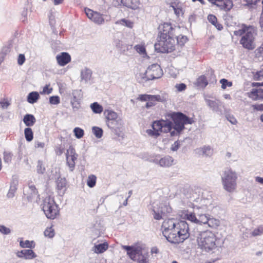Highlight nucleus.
I'll use <instances>...</instances> for the list:
<instances>
[{"label":"nucleus","mask_w":263,"mask_h":263,"mask_svg":"<svg viewBox=\"0 0 263 263\" xmlns=\"http://www.w3.org/2000/svg\"><path fill=\"white\" fill-rule=\"evenodd\" d=\"M24 193L29 200L35 198L37 195V190L32 184L29 185L26 187L24 190Z\"/></svg>","instance_id":"15"},{"label":"nucleus","mask_w":263,"mask_h":263,"mask_svg":"<svg viewBox=\"0 0 263 263\" xmlns=\"http://www.w3.org/2000/svg\"><path fill=\"white\" fill-rule=\"evenodd\" d=\"M134 48L137 52L142 55L143 57L146 55L145 48L143 45H137L135 46Z\"/></svg>","instance_id":"46"},{"label":"nucleus","mask_w":263,"mask_h":263,"mask_svg":"<svg viewBox=\"0 0 263 263\" xmlns=\"http://www.w3.org/2000/svg\"><path fill=\"white\" fill-rule=\"evenodd\" d=\"M132 45H126V44H124L122 46V47H121V51L125 54H127V53H126V51H128L129 50L131 49H132Z\"/></svg>","instance_id":"59"},{"label":"nucleus","mask_w":263,"mask_h":263,"mask_svg":"<svg viewBox=\"0 0 263 263\" xmlns=\"http://www.w3.org/2000/svg\"><path fill=\"white\" fill-rule=\"evenodd\" d=\"M73 132L77 138H81L84 135V130L79 127H76L73 130Z\"/></svg>","instance_id":"49"},{"label":"nucleus","mask_w":263,"mask_h":263,"mask_svg":"<svg viewBox=\"0 0 263 263\" xmlns=\"http://www.w3.org/2000/svg\"><path fill=\"white\" fill-rule=\"evenodd\" d=\"M220 221L214 218L211 217L208 219V221L206 222V224L209 227L212 228H216L220 225Z\"/></svg>","instance_id":"29"},{"label":"nucleus","mask_w":263,"mask_h":263,"mask_svg":"<svg viewBox=\"0 0 263 263\" xmlns=\"http://www.w3.org/2000/svg\"><path fill=\"white\" fill-rule=\"evenodd\" d=\"M234 34L235 35H243L240 40V43L244 48L248 50H252L255 48L254 39L256 32L253 27L242 25L241 29L234 31Z\"/></svg>","instance_id":"2"},{"label":"nucleus","mask_w":263,"mask_h":263,"mask_svg":"<svg viewBox=\"0 0 263 263\" xmlns=\"http://www.w3.org/2000/svg\"><path fill=\"white\" fill-rule=\"evenodd\" d=\"M162 74V70L160 65L154 64L149 66L144 72L140 73L138 78L140 79V82H143L147 80L160 78Z\"/></svg>","instance_id":"7"},{"label":"nucleus","mask_w":263,"mask_h":263,"mask_svg":"<svg viewBox=\"0 0 263 263\" xmlns=\"http://www.w3.org/2000/svg\"><path fill=\"white\" fill-rule=\"evenodd\" d=\"M263 78V69L257 71L254 74V79L256 81H259L261 80Z\"/></svg>","instance_id":"53"},{"label":"nucleus","mask_w":263,"mask_h":263,"mask_svg":"<svg viewBox=\"0 0 263 263\" xmlns=\"http://www.w3.org/2000/svg\"><path fill=\"white\" fill-rule=\"evenodd\" d=\"M197 85L202 88L205 87L208 85V81L204 76H201L197 79Z\"/></svg>","instance_id":"36"},{"label":"nucleus","mask_w":263,"mask_h":263,"mask_svg":"<svg viewBox=\"0 0 263 263\" xmlns=\"http://www.w3.org/2000/svg\"><path fill=\"white\" fill-rule=\"evenodd\" d=\"M175 87L178 91H182L186 89V86L184 83H180V84H176L175 85Z\"/></svg>","instance_id":"61"},{"label":"nucleus","mask_w":263,"mask_h":263,"mask_svg":"<svg viewBox=\"0 0 263 263\" xmlns=\"http://www.w3.org/2000/svg\"><path fill=\"white\" fill-rule=\"evenodd\" d=\"M24 258L25 259H31L36 257V255L32 250H24Z\"/></svg>","instance_id":"37"},{"label":"nucleus","mask_w":263,"mask_h":263,"mask_svg":"<svg viewBox=\"0 0 263 263\" xmlns=\"http://www.w3.org/2000/svg\"><path fill=\"white\" fill-rule=\"evenodd\" d=\"M206 207L204 206L201 208L197 206L194 208L193 212H187L184 214V217L188 220L197 224H206L210 216L205 214Z\"/></svg>","instance_id":"5"},{"label":"nucleus","mask_w":263,"mask_h":263,"mask_svg":"<svg viewBox=\"0 0 263 263\" xmlns=\"http://www.w3.org/2000/svg\"><path fill=\"white\" fill-rule=\"evenodd\" d=\"M39 94L37 92L33 91L29 93L27 97V101L30 103H34L37 101L39 98Z\"/></svg>","instance_id":"28"},{"label":"nucleus","mask_w":263,"mask_h":263,"mask_svg":"<svg viewBox=\"0 0 263 263\" xmlns=\"http://www.w3.org/2000/svg\"><path fill=\"white\" fill-rule=\"evenodd\" d=\"M237 173L230 168H226L221 175L223 189L229 193L234 192L237 187Z\"/></svg>","instance_id":"4"},{"label":"nucleus","mask_w":263,"mask_h":263,"mask_svg":"<svg viewBox=\"0 0 263 263\" xmlns=\"http://www.w3.org/2000/svg\"><path fill=\"white\" fill-rule=\"evenodd\" d=\"M208 21L211 23L213 25H215L217 22V18L215 16L210 14L208 17Z\"/></svg>","instance_id":"64"},{"label":"nucleus","mask_w":263,"mask_h":263,"mask_svg":"<svg viewBox=\"0 0 263 263\" xmlns=\"http://www.w3.org/2000/svg\"><path fill=\"white\" fill-rule=\"evenodd\" d=\"M42 209L46 217L49 219H54L59 214L58 206L54 199L50 197L45 198Z\"/></svg>","instance_id":"8"},{"label":"nucleus","mask_w":263,"mask_h":263,"mask_svg":"<svg viewBox=\"0 0 263 263\" xmlns=\"http://www.w3.org/2000/svg\"><path fill=\"white\" fill-rule=\"evenodd\" d=\"M66 162L70 171H72L75 166V161L77 159L78 155L76 154L74 149L71 146L67 149L66 154Z\"/></svg>","instance_id":"11"},{"label":"nucleus","mask_w":263,"mask_h":263,"mask_svg":"<svg viewBox=\"0 0 263 263\" xmlns=\"http://www.w3.org/2000/svg\"><path fill=\"white\" fill-rule=\"evenodd\" d=\"M174 129L178 132L181 131L184 128L185 124H191L194 122L192 118H189L184 114L178 112L174 117Z\"/></svg>","instance_id":"9"},{"label":"nucleus","mask_w":263,"mask_h":263,"mask_svg":"<svg viewBox=\"0 0 263 263\" xmlns=\"http://www.w3.org/2000/svg\"><path fill=\"white\" fill-rule=\"evenodd\" d=\"M66 185V181L64 178H59L57 180V186L58 190L60 191L59 194H64Z\"/></svg>","instance_id":"22"},{"label":"nucleus","mask_w":263,"mask_h":263,"mask_svg":"<svg viewBox=\"0 0 263 263\" xmlns=\"http://www.w3.org/2000/svg\"><path fill=\"white\" fill-rule=\"evenodd\" d=\"M0 232L3 234L7 235L11 233V230L4 226L0 225Z\"/></svg>","instance_id":"56"},{"label":"nucleus","mask_w":263,"mask_h":263,"mask_svg":"<svg viewBox=\"0 0 263 263\" xmlns=\"http://www.w3.org/2000/svg\"><path fill=\"white\" fill-rule=\"evenodd\" d=\"M161 230L163 236L171 243L182 242L189 236V226L185 221L166 219L162 223Z\"/></svg>","instance_id":"1"},{"label":"nucleus","mask_w":263,"mask_h":263,"mask_svg":"<svg viewBox=\"0 0 263 263\" xmlns=\"http://www.w3.org/2000/svg\"><path fill=\"white\" fill-rule=\"evenodd\" d=\"M162 128L161 132L167 133L171 131L173 124L171 121L162 120Z\"/></svg>","instance_id":"26"},{"label":"nucleus","mask_w":263,"mask_h":263,"mask_svg":"<svg viewBox=\"0 0 263 263\" xmlns=\"http://www.w3.org/2000/svg\"><path fill=\"white\" fill-rule=\"evenodd\" d=\"M164 100V97L160 95H149L148 101L154 103L155 106L157 102H163Z\"/></svg>","instance_id":"31"},{"label":"nucleus","mask_w":263,"mask_h":263,"mask_svg":"<svg viewBox=\"0 0 263 263\" xmlns=\"http://www.w3.org/2000/svg\"><path fill=\"white\" fill-rule=\"evenodd\" d=\"M117 23H119L122 25L128 27L129 28H132L133 27V23L130 21H128L125 19L121 20Z\"/></svg>","instance_id":"48"},{"label":"nucleus","mask_w":263,"mask_h":263,"mask_svg":"<svg viewBox=\"0 0 263 263\" xmlns=\"http://www.w3.org/2000/svg\"><path fill=\"white\" fill-rule=\"evenodd\" d=\"M97 177L94 175H91L88 176L87 180V184L90 187H93L95 186L96 183Z\"/></svg>","instance_id":"40"},{"label":"nucleus","mask_w":263,"mask_h":263,"mask_svg":"<svg viewBox=\"0 0 263 263\" xmlns=\"http://www.w3.org/2000/svg\"><path fill=\"white\" fill-rule=\"evenodd\" d=\"M117 1H120L124 6L133 9H137L140 4L139 0H117Z\"/></svg>","instance_id":"17"},{"label":"nucleus","mask_w":263,"mask_h":263,"mask_svg":"<svg viewBox=\"0 0 263 263\" xmlns=\"http://www.w3.org/2000/svg\"><path fill=\"white\" fill-rule=\"evenodd\" d=\"M201 154L205 156H210L213 154V149L209 146H204L199 149Z\"/></svg>","instance_id":"34"},{"label":"nucleus","mask_w":263,"mask_h":263,"mask_svg":"<svg viewBox=\"0 0 263 263\" xmlns=\"http://www.w3.org/2000/svg\"><path fill=\"white\" fill-rule=\"evenodd\" d=\"M73 96V99L71 101H74L76 102H79V100L82 98V95L81 90H74L72 93Z\"/></svg>","instance_id":"39"},{"label":"nucleus","mask_w":263,"mask_h":263,"mask_svg":"<svg viewBox=\"0 0 263 263\" xmlns=\"http://www.w3.org/2000/svg\"><path fill=\"white\" fill-rule=\"evenodd\" d=\"M176 41L174 36L158 37L155 44V49L162 53L171 52L175 49Z\"/></svg>","instance_id":"6"},{"label":"nucleus","mask_w":263,"mask_h":263,"mask_svg":"<svg viewBox=\"0 0 263 263\" xmlns=\"http://www.w3.org/2000/svg\"><path fill=\"white\" fill-rule=\"evenodd\" d=\"M252 107L254 110L263 111V104L252 105Z\"/></svg>","instance_id":"63"},{"label":"nucleus","mask_w":263,"mask_h":263,"mask_svg":"<svg viewBox=\"0 0 263 263\" xmlns=\"http://www.w3.org/2000/svg\"><path fill=\"white\" fill-rule=\"evenodd\" d=\"M25 61V57L23 54H20L17 58V63L19 65H22Z\"/></svg>","instance_id":"60"},{"label":"nucleus","mask_w":263,"mask_h":263,"mask_svg":"<svg viewBox=\"0 0 263 263\" xmlns=\"http://www.w3.org/2000/svg\"><path fill=\"white\" fill-rule=\"evenodd\" d=\"M263 234V226H260L255 228L251 233V235L253 237L260 236Z\"/></svg>","instance_id":"42"},{"label":"nucleus","mask_w":263,"mask_h":263,"mask_svg":"<svg viewBox=\"0 0 263 263\" xmlns=\"http://www.w3.org/2000/svg\"><path fill=\"white\" fill-rule=\"evenodd\" d=\"M123 123L122 120L119 118L114 121H110L109 122H107V126L111 129H120L122 126Z\"/></svg>","instance_id":"21"},{"label":"nucleus","mask_w":263,"mask_h":263,"mask_svg":"<svg viewBox=\"0 0 263 263\" xmlns=\"http://www.w3.org/2000/svg\"><path fill=\"white\" fill-rule=\"evenodd\" d=\"M12 158V154L10 153L5 152L4 155V160L5 162L9 163Z\"/></svg>","instance_id":"55"},{"label":"nucleus","mask_w":263,"mask_h":263,"mask_svg":"<svg viewBox=\"0 0 263 263\" xmlns=\"http://www.w3.org/2000/svg\"><path fill=\"white\" fill-rule=\"evenodd\" d=\"M261 86L257 87L256 88H253L248 92V96L253 101L263 100V88Z\"/></svg>","instance_id":"14"},{"label":"nucleus","mask_w":263,"mask_h":263,"mask_svg":"<svg viewBox=\"0 0 263 263\" xmlns=\"http://www.w3.org/2000/svg\"><path fill=\"white\" fill-rule=\"evenodd\" d=\"M217 238L210 231L200 232L197 236L198 246L206 251L215 249L217 246Z\"/></svg>","instance_id":"3"},{"label":"nucleus","mask_w":263,"mask_h":263,"mask_svg":"<svg viewBox=\"0 0 263 263\" xmlns=\"http://www.w3.org/2000/svg\"><path fill=\"white\" fill-rule=\"evenodd\" d=\"M206 104L213 110H217L220 102L218 100L214 101L210 99H205Z\"/></svg>","instance_id":"30"},{"label":"nucleus","mask_w":263,"mask_h":263,"mask_svg":"<svg viewBox=\"0 0 263 263\" xmlns=\"http://www.w3.org/2000/svg\"><path fill=\"white\" fill-rule=\"evenodd\" d=\"M58 63L62 66H65L71 60L70 55L66 52H62L56 57Z\"/></svg>","instance_id":"16"},{"label":"nucleus","mask_w":263,"mask_h":263,"mask_svg":"<svg viewBox=\"0 0 263 263\" xmlns=\"http://www.w3.org/2000/svg\"><path fill=\"white\" fill-rule=\"evenodd\" d=\"M162 128V123L161 121H155L152 124V128L157 133L161 132Z\"/></svg>","instance_id":"41"},{"label":"nucleus","mask_w":263,"mask_h":263,"mask_svg":"<svg viewBox=\"0 0 263 263\" xmlns=\"http://www.w3.org/2000/svg\"><path fill=\"white\" fill-rule=\"evenodd\" d=\"M149 95H139L137 99L141 101H148Z\"/></svg>","instance_id":"62"},{"label":"nucleus","mask_w":263,"mask_h":263,"mask_svg":"<svg viewBox=\"0 0 263 263\" xmlns=\"http://www.w3.org/2000/svg\"><path fill=\"white\" fill-rule=\"evenodd\" d=\"M158 162L162 167H169L172 165L173 159L170 156H166L160 159Z\"/></svg>","instance_id":"23"},{"label":"nucleus","mask_w":263,"mask_h":263,"mask_svg":"<svg viewBox=\"0 0 263 263\" xmlns=\"http://www.w3.org/2000/svg\"><path fill=\"white\" fill-rule=\"evenodd\" d=\"M140 252H141V247L134 246L127 254L131 259H133L137 254L140 253Z\"/></svg>","instance_id":"33"},{"label":"nucleus","mask_w":263,"mask_h":263,"mask_svg":"<svg viewBox=\"0 0 263 263\" xmlns=\"http://www.w3.org/2000/svg\"><path fill=\"white\" fill-rule=\"evenodd\" d=\"M137 260L140 263H146L148 261V253L143 250L141 248V252L137 254Z\"/></svg>","instance_id":"19"},{"label":"nucleus","mask_w":263,"mask_h":263,"mask_svg":"<svg viewBox=\"0 0 263 263\" xmlns=\"http://www.w3.org/2000/svg\"><path fill=\"white\" fill-rule=\"evenodd\" d=\"M92 71L90 69L85 68L81 70V81L84 82L85 83L89 81L91 78Z\"/></svg>","instance_id":"18"},{"label":"nucleus","mask_w":263,"mask_h":263,"mask_svg":"<svg viewBox=\"0 0 263 263\" xmlns=\"http://www.w3.org/2000/svg\"><path fill=\"white\" fill-rule=\"evenodd\" d=\"M49 85H46L44 87L43 90L40 92L41 95H49L51 93L52 88L49 87Z\"/></svg>","instance_id":"52"},{"label":"nucleus","mask_w":263,"mask_h":263,"mask_svg":"<svg viewBox=\"0 0 263 263\" xmlns=\"http://www.w3.org/2000/svg\"><path fill=\"white\" fill-rule=\"evenodd\" d=\"M223 1L222 10L226 11L230 10L233 6L232 2L231 0H223Z\"/></svg>","instance_id":"45"},{"label":"nucleus","mask_w":263,"mask_h":263,"mask_svg":"<svg viewBox=\"0 0 263 263\" xmlns=\"http://www.w3.org/2000/svg\"><path fill=\"white\" fill-rule=\"evenodd\" d=\"M104 114L107 119L106 123L109 122L110 121H114L119 118L117 114L112 110H105L104 111Z\"/></svg>","instance_id":"24"},{"label":"nucleus","mask_w":263,"mask_h":263,"mask_svg":"<svg viewBox=\"0 0 263 263\" xmlns=\"http://www.w3.org/2000/svg\"><path fill=\"white\" fill-rule=\"evenodd\" d=\"M20 245L22 248H34L35 247V243L33 241L21 240Z\"/></svg>","instance_id":"38"},{"label":"nucleus","mask_w":263,"mask_h":263,"mask_svg":"<svg viewBox=\"0 0 263 263\" xmlns=\"http://www.w3.org/2000/svg\"><path fill=\"white\" fill-rule=\"evenodd\" d=\"M220 83L221 84V88L223 89H226L227 86L231 87L232 86V83L231 82H229L225 79L220 80Z\"/></svg>","instance_id":"50"},{"label":"nucleus","mask_w":263,"mask_h":263,"mask_svg":"<svg viewBox=\"0 0 263 263\" xmlns=\"http://www.w3.org/2000/svg\"><path fill=\"white\" fill-rule=\"evenodd\" d=\"M108 248V245L104 243L97 245L94 247L93 251L96 253H102L106 251Z\"/></svg>","instance_id":"27"},{"label":"nucleus","mask_w":263,"mask_h":263,"mask_svg":"<svg viewBox=\"0 0 263 263\" xmlns=\"http://www.w3.org/2000/svg\"><path fill=\"white\" fill-rule=\"evenodd\" d=\"M54 231L52 227L47 228L44 231V235L49 238H52L54 236Z\"/></svg>","instance_id":"47"},{"label":"nucleus","mask_w":263,"mask_h":263,"mask_svg":"<svg viewBox=\"0 0 263 263\" xmlns=\"http://www.w3.org/2000/svg\"><path fill=\"white\" fill-rule=\"evenodd\" d=\"M17 181L16 180H13L10 185V189L7 194V196L9 198H12L14 197L15 193L17 190Z\"/></svg>","instance_id":"25"},{"label":"nucleus","mask_w":263,"mask_h":263,"mask_svg":"<svg viewBox=\"0 0 263 263\" xmlns=\"http://www.w3.org/2000/svg\"><path fill=\"white\" fill-rule=\"evenodd\" d=\"M171 7L173 8L175 13L176 15L179 16L182 13V9L179 6L172 5Z\"/></svg>","instance_id":"57"},{"label":"nucleus","mask_w":263,"mask_h":263,"mask_svg":"<svg viewBox=\"0 0 263 263\" xmlns=\"http://www.w3.org/2000/svg\"><path fill=\"white\" fill-rule=\"evenodd\" d=\"M90 108L95 114H101L103 111V107L97 102L90 104Z\"/></svg>","instance_id":"32"},{"label":"nucleus","mask_w":263,"mask_h":263,"mask_svg":"<svg viewBox=\"0 0 263 263\" xmlns=\"http://www.w3.org/2000/svg\"><path fill=\"white\" fill-rule=\"evenodd\" d=\"M160 35L159 37L174 36V29L170 23H165L159 26Z\"/></svg>","instance_id":"13"},{"label":"nucleus","mask_w":263,"mask_h":263,"mask_svg":"<svg viewBox=\"0 0 263 263\" xmlns=\"http://www.w3.org/2000/svg\"><path fill=\"white\" fill-rule=\"evenodd\" d=\"M45 167L43 164V162L39 160L37 161V165H36V172L38 174H43L45 172Z\"/></svg>","instance_id":"44"},{"label":"nucleus","mask_w":263,"mask_h":263,"mask_svg":"<svg viewBox=\"0 0 263 263\" xmlns=\"http://www.w3.org/2000/svg\"><path fill=\"white\" fill-rule=\"evenodd\" d=\"M145 132L147 135L155 138L158 137L160 135L159 133H157V132L155 131L153 129H147Z\"/></svg>","instance_id":"51"},{"label":"nucleus","mask_w":263,"mask_h":263,"mask_svg":"<svg viewBox=\"0 0 263 263\" xmlns=\"http://www.w3.org/2000/svg\"><path fill=\"white\" fill-rule=\"evenodd\" d=\"M178 43L181 46L183 45L184 43L187 41V37L185 36H182L181 37L178 36L177 38Z\"/></svg>","instance_id":"58"},{"label":"nucleus","mask_w":263,"mask_h":263,"mask_svg":"<svg viewBox=\"0 0 263 263\" xmlns=\"http://www.w3.org/2000/svg\"><path fill=\"white\" fill-rule=\"evenodd\" d=\"M152 211L154 218L156 220H160L162 219L163 215L170 213L172 211V209L170 206L166 205H164V207H161V210L153 206Z\"/></svg>","instance_id":"12"},{"label":"nucleus","mask_w":263,"mask_h":263,"mask_svg":"<svg viewBox=\"0 0 263 263\" xmlns=\"http://www.w3.org/2000/svg\"><path fill=\"white\" fill-rule=\"evenodd\" d=\"M23 122L27 126H33L36 122V119L33 115L31 114H27L24 116Z\"/></svg>","instance_id":"20"},{"label":"nucleus","mask_w":263,"mask_h":263,"mask_svg":"<svg viewBox=\"0 0 263 263\" xmlns=\"http://www.w3.org/2000/svg\"><path fill=\"white\" fill-rule=\"evenodd\" d=\"M85 12L89 19L98 25L104 23V19L102 15L88 8H85Z\"/></svg>","instance_id":"10"},{"label":"nucleus","mask_w":263,"mask_h":263,"mask_svg":"<svg viewBox=\"0 0 263 263\" xmlns=\"http://www.w3.org/2000/svg\"><path fill=\"white\" fill-rule=\"evenodd\" d=\"M49 102L51 104L57 105L60 103V98L58 96H52L49 98Z\"/></svg>","instance_id":"54"},{"label":"nucleus","mask_w":263,"mask_h":263,"mask_svg":"<svg viewBox=\"0 0 263 263\" xmlns=\"http://www.w3.org/2000/svg\"><path fill=\"white\" fill-rule=\"evenodd\" d=\"M92 132L97 138L102 137L103 134V130L102 128L99 127L93 126L92 128Z\"/></svg>","instance_id":"43"},{"label":"nucleus","mask_w":263,"mask_h":263,"mask_svg":"<svg viewBox=\"0 0 263 263\" xmlns=\"http://www.w3.org/2000/svg\"><path fill=\"white\" fill-rule=\"evenodd\" d=\"M24 135L26 140L30 142L33 138V132L30 127H27L24 129Z\"/></svg>","instance_id":"35"}]
</instances>
